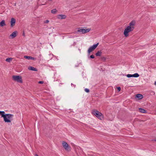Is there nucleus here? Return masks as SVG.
Listing matches in <instances>:
<instances>
[{
  "mask_svg": "<svg viewBox=\"0 0 156 156\" xmlns=\"http://www.w3.org/2000/svg\"><path fill=\"white\" fill-rule=\"evenodd\" d=\"M135 21L134 20H132L129 24V26H128L125 29L123 34L125 36L127 37L129 35V33L133 31L134 29V26L135 24Z\"/></svg>",
  "mask_w": 156,
  "mask_h": 156,
  "instance_id": "obj_1",
  "label": "nucleus"
},
{
  "mask_svg": "<svg viewBox=\"0 0 156 156\" xmlns=\"http://www.w3.org/2000/svg\"><path fill=\"white\" fill-rule=\"evenodd\" d=\"M0 115L1 117L3 118L4 121L5 122H11L12 118L13 117V115L10 114H5V112L2 111Z\"/></svg>",
  "mask_w": 156,
  "mask_h": 156,
  "instance_id": "obj_2",
  "label": "nucleus"
},
{
  "mask_svg": "<svg viewBox=\"0 0 156 156\" xmlns=\"http://www.w3.org/2000/svg\"><path fill=\"white\" fill-rule=\"evenodd\" d=\"M92 114L96 116L98 119H101L103 118V115L100 112L96 110H93L91 112Z\"/></svg>",
  "mask_w": 156,
  "mask_h": 156,
  "instance_id": "obj_3",
  "label": "nucleus"
},
{
  "mask_svg": "<svg viewBox=\"0 0 156 156\" xmlns=\"http://www.w3.org/2000/svg\"><path fill=\"white\" fill-rule=\"evenodd\" d=\"M12 78L13 80L16 81L18 82L23 83L22 78L20 76H13Z\"/></svg>",
  "mask_w": 156,
  "mask_h": 156,
  "instance_id": "obj_4",
  "label": "nucleus"
},
{
  "mask_svg": "<svg viewBox=\"0 0 156 156\" xmlns=\"http://www.w3.org/2000/svg\"><path fill=\"white\" fill-rule=\"evenodd\" d=\"M99 44V43H98L96 44H94L93 46L90 47V48L88 50V54H90V53L94 51L95 48L97 47Z\"/></svg>",
  "mask_w": 156,
  "mask_h": 156,
  "instance_id": "obj_5",
  "label": "nucleus"
},
{
  "mask_svg": "<svg viewBox=\"0 0 156 156\" xmlns=\"http://www.w3.org/2000/svg\"><path fill=\"white\" fill-rule=\"evenodd\" d=\"M62 146L66 151H69L70 150V147L65 141L62 142Z\"/></svg>",
  "mask_w": 156,
  "mask_h": 156,
  "instance_id": "obj_6",
  "label": "nucleus"
},
{
  "mask_svg": "<svg viewBox=\"0 0 156 156\" xmlns=\"http://www.w3.org/2000/svg\"><path fill=\"white\" fill-rule=\"evenodd\" d=\"M16 22V20L14 18L12 17L10 21V27H12L15 25Z\"/></svg>",
  "mask_w": 156,
  "mask_h": 156,
  "instance_id": "obj_7",
  "label": "nucleus"
},
{
  "mask_svg": "<svg viewBox=\"0 0 156 156\" xmlns=\"http://www.w3.org/2000/svg\"><path fill=\"white\" fill-rule=\"evenodd\" d=\"M17 32L16 31H15L12 33L9 36L10 38H13L17 36Z\"/></svg>",
  "mask_w": 156,
  "mask_h": 156,
  "instance_id": "obj_8",
  "label": "nucleus"
},
{
  "mask_svg": "<svg viewBox=\"0 0 156 156\" xmlns=\"http://www.w3.org/2000/svg\"><path fill=\"white\" fill-rule=\"evenodd\" d=\"M57 17L59 19H65L66 17V16L64 15L60 14L57 16Z\"/></svg>",
  "mask_w": 156,
  "mask_h": 156,
  "instance_id": "obj_9",
  "label": "nucleus"
},
{
  "mask_svg": "<svg viewBox=\"0 0 156 156\" xmlns=\"http://www.w3.org/2000/svg\"><path fill=\"white\" fill-rule=\"evenodd\" d=\"M143 98V95L140 94H136L135 98H137L138 100H141Z\"/></svg>",
  "mask_w": 156,
  "mask_h": 156,
  "instance_id": "obj_10",
  "label": "nucleus"
},
{
  "mask_svg": "<svg viewBox=\"0 0 156 156\" xmlns=\"http://www.w3.org/2000/svg\"><path fill=\"white\" fill-rule=\"evenodd\" d=\"M77 32H81L82 34L84 33V32L85 31V29L83 28H81L80 27L77 28Z\"/></svg>",
  "mask_w": 156,
  "mask_h": 156,
  "instance_id": "obj_11",
  "label": "nucleus"
},
{
  "mask_svg": "<svg viewBox=\"0 0 156 156\" xmlns=\"http://www.w3.org/2000/svg\"><path fill=\"white\" fill-rule=\"evenodd\" d=\"M28 69L29 70L34 71H38V70L37 69L32 66H29L28 68Z\"/></svg>",
  "mask_w": 156,
  "mask_h": 156,
  "instance_id": "obj_12",
  "label": "nucleus"
},
{
  "mask_svg": "<svg viewBox=\"0 0 156 156\" xmlns=\"http://www.w3.org/2000/svg\"><path fill=\"white\" fill-rule=\"evenodd\" d=\"M139 110L140 112L142 113H147V111L143 108H139Z\"/></svg>",
  "mask_w": 156,
  "mask_h": 156,
  "instance_id": "obj_13",
  "label": "nucleus"
},
{
  "mask_svg": "<svg viewBox=\"0 0 156 156\" xmlns=\"http://www.w3.org/2000/svg\"><path fill=\"white\" fill-rule=\"evenodd\" d=\"M6 24L5 23V21L2 20L0 22V26L2 27L3 26H5Z\"/></svg>",
  "mask_w": 156,
  "mask_h": 156,
  "instance_id": "obj_14",
  "label": "nucleus"
},
{
  "mask_svg": "<svg viewBox=\"0 0 156 156\" xmlns=\"http://www.w3.org/2000/svg\"><path fill=\"white\" fill-rule=\"evenodd\" d=\"M102 53L101 51H99L95 54V55L97 56H101Z\"/></svg>",
  "mask_w": 156,
  "mask_h": 156,
  "instance_id": "obj_15",
  "label": "nucleus"
},
{
  "mask_svg": "<svg viewBox=\"0 0 156 156\" xmlns=\"http://www.w3.org/2000/svg\"><path fill=\"white\" fill-rule=\"evenodd\" d=\"M57 12V10L56 9H54L52 10L51 11V13H52L55 14L56 13V12Z\"/></svg>",
  "mask_w": 156,
  "mask_h": 156,
  "instance_id": "obj_16",
  "label": "nucleus"
},
{
  "mask_svg": "<svg viewBox=\"0 0 156 156\" xmlns=\"http://www.w3.org/2000/svg\"><path fill=\"white\" fill-rule=\"evenodd\" d=\"M133 77H137L139 76V75L138 73H135L133 74Z\"/></svg>",
  "mask_w": 156,
  "mask_h": 156,
  "instance_id": "obj_17",
  "label": "nucleus"
},
{
  "mask_svg": "<svg viewBox=\"0 0 156 156\" xmlns=\"http://www.w3.org/2000/svg\"><path fill=\"white\" fill-rule=\"evenodd\" d=\"M12 58H8L6 59L5 61L7 62H10V61L12 60Z\"/></svg>",
  "mask_w": 156,
  "mask_h": 156,
  "instance_id": "obj_18",
  "label": "nucleus"
},
{
  "mask_svg": "<svg viewBox=\"0 0 156 156\" xmlns=\"http://www.w3.org/2000/svg\"><path fill=\"white\" fill-rule=\"evenodd\" d=\"M31 57L30 56H25L24 57L25 59L29 60L30 59Z\"/></svg>",
  "mask_w": 156,
  "mask_h": 156,
  "instance_id": "obj_19",
  "label": "nucleus"
},
{
  "mask_svg": "<svg viewBox=\"0 0 156 156\" xmlns=\"http://www.w3.org/2000/svg\"><path fill=\"white\" fill-rule=\"evenodd\" d=\"M90 29H91L90 28H88L86 30H85V31L84 32V33L89 32V31H90Z\"/></svg>",
  "mask_w": 156,
  "mask_h": 156,
  "instance_id": "obj_20",
  "label": "nucleus"
},
{
  "mask_svg": "<svg viewBox=\"0 0 156 156\" xmlns=\"http://www.w3.org/2000/svg\"><path fill=\"white\" fill-rule=\"evenodd\" d=\"M128 78H130L131 77H133V74H127L126 76Z\"/></svg>",
  "mask_w": 156,
  "mask_h": 156,
  "instance_id": "obj_21",
  "label": "nucleus"
},
{
  "mask_svg": "<svg viewBox=\"0 0 156 156\" xmlns=\"http://www.w3.org/2000/svg\"><path fill=\"white\" fill-rule=\"evenodd\" d=\"M85 91L87 93H89L90 91L87 88H85Z\"/></svg>",
  "mask_w": 156,
  "mask_h": 156,
  "instance_id": "obj_22",
  "label": "nucleus"
},
{
  "mask_svg": "<svg viewBox=\"0 0 156 156\" xmlns=\"http://www.w3.org/2000/svg\"><path fill=\"white\" fill-rule=\"evenodd\" d=\"M101 58L103 61H105L106 60V58L104 57H101Z\"/></svg>",
  "mask_w": 156,
  "mask_h": 156,
  "instance_id": "obj_23",
  "label": "nucleus"
},
{
  "mask_svg": "<svg viewBox=\"0 0 156 156\" xmlns=\"http://www.w3.org/2000/svg\"><path fill=\"white\" fill-rule=\"evenodd\" d=\"M95 58V56H94L93 55H91L90 56V58Z\"/></svg>",
  "mask_w": 156,
  "mask_h": 156,
  "instance_id": "obj_24",
  "label": "nucleus"
},
{
  "mask_svg": "<svg viewBox=\"0 0 156 156\" xmlns=\"http://www.w3.org/2000/svg\"><path fill=\"white\" fill-rule=\"evenodd\" d=\"M117 90L118 91H119L121 90V88L120 87H117Z\"/></svg>",
  "mask_w": 156,
  "mask_h": 156,
  "instance_id": "obj_25",
  "label": "nucleus"
},
{
  "mask_svg": "<svg viewBox=\"0 0 156 156\" xmlns=\"http://www.w3.org/2000/svg\"><path fill=\"white\" fill-rule=\"evenodd\" d=\"M49 22V21L48 20H47L44 21V23H48Z\"/></svg>",
  "mask_w": 156,
  "mask_h": 156,
  "instance_id": "obj_26",
  "label": "nucleus"
},
{
  "mask_svg": "<svg viewBox=\"0 0 156 156\" xmlns=\"http://www.w3.org/2000/svg\"><path fill=\"white\" fill-rule=\"evenodd\" d=\"M45 2H44L45 3H43V4H41V5H45L46 4V2H47V0H44Z\"/></svg>",
  "mask_w": 156,
  "mask_h": 156,
  "instance_id": "obj_27",
  "label": "nucleus"
},
{
  "mask_svg": "<svg viewBox=\"0 0 156 156\" xmlns=\"http://www.w3.org/2000/svg\"><path fill=\"white\" fill-rule=\"evenodd\" d=\"M30 59L35 60H36V58L34 57H31Z\"/></svg>",
  "mask_w": 156,
  "mask_h": 156,
  "instance_id": "obj_28",
  "label": "nucleus"
},
{
  "mask_svg": "<svg viewBox=\"0 0 156 156\" xmlns=\"http://www.w3.org/2000/svg\"><path fill=\"white\" fill-rule=\"evenodd\" d=\"M38 83L39 84H43L44 82L43 81H39L38 82Z\"/></svg>",
  "mask_w": 156,
  "mask_h": 156,
  "instance_id": "obj_29",
  "label": "nucleus"
},
{
  "mask_svg": "<svg viewBox=\"0 0 156 156\" xmlns=\"http://www.w3.org/2000/svg\"><path fill=\"white\" fill-rule=\"evenodd\" d=\"M23 36H25V34H24V32H23Z\"/></svg>",
  "mask_w": 156,
  "mask_h": 156,
  "instance_id": "obj_30",
  "label": "nucleus"
},
{
  "mask_svg": "<svg viewBox=\"0 0 156 156\" xmlns=\"http://www.w3.org/2000/svg\"><path fill=\"white\" fill-rule=\"evenodd\" d=\"M154 84L156 85V81L155 82Z\"/></svg>",
  "mask_w": 156,
  "mask_h": 156,
  "instance_id": "obj_31",
  "label": "nucleus"
},
{
  "mask_svg": "<svg viewBox=\"0 0 156 156\" xmlns=\"http://www.w3.org/2000/svg\"><path fill=\"white\" fill-rule=\"evenodd\" d=\"M35 156H39L37 154H36L35 155Z\"/></svg>",
  "mask_w": 156,
  "mask_h": 156,
  "instance_id": "obj_32",
  "label": "nucleus"
},
{
  "mask_svg": "<svg viewBox=\"0 0 156 156\" xmlns=\"http://www.w3.org/2000/svg\"><path fill=\"white\" fill-rule=\"evenodd\" d=\"M154 140L156 141V139Z\"/></svg>",
  "mask_w": 156,
  "mask_h": 156,
  "instance_id": "obj_33",
  "label": "nucleus"
},
{
  "mask_svg": "<svg viewBox=\"0 0 156 156\" xmlns=\"http://www.w3.org/2000/svg\"><path fill=\"white\" fill-rule=\"evenodd\" d=\"M52 0H48L49 1H51Z\"/></svg>",
  "mask_w": 156,
  "mask_h": 156,
  "instance_id": "obj_34",
  "label": "nucleus"
}]
</instances>
